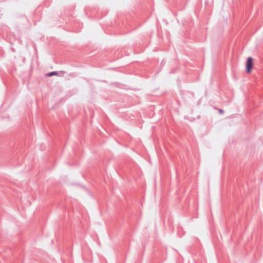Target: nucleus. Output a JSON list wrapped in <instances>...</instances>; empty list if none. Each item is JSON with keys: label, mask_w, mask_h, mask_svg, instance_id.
<instances>
[{"label": "nucleus", "mask_w": 263, "mask_h": 263, "mask_svg": "<svg viewBox=\"0 0 263 263\" xmlns=\"http://www.w3.org/2000/svg\"><path fill=\"white\" fill-rule=\"evenodd\" d=\"M253 64V59L250 57L248 59L246 66H252Z\"/></svg>", "instance_id": "f257e3e1"}, {"label": "nucleus", "mask_w": 263, "mask_h": 263, "mask_svg": "<svg viewBox=\"0 0 263 263\" xmlns=\"http://www.w3.org/2000/svg\"><path fill=\"white\" fill-rule=\"evenodd\" d=\"M253 69V67H246L245 72L247 73H251Z\"/></svg>", "instance_id": "f03ea898"}, {"label": "nucleus", "mask_w": 263, "mask_h": 263, "mask_svg": "<svg viewBox=\"0 0 263 263\" xmlns=\"http://www.w3.org/2000/svg\"><path fill=\"white\" fill-rule=\"evenodd\" d=\"M54 75L57 76V75H58L57 72H51L47 74V76H48V77H51V76H54Z\"/></svg>", "instance_id": "7ed1b4c3"}, {"label": "nucleus", "mask_w": 263, "mask_h": 263, "mask_svg": "<svg viewBox=\"0 0 263 263\" xmlns=\"http://www.w3.org/2000/svg\"><path fill=\"white\" fill-rule=\"evenodd\" d=\"M219 112L220 113V114H222L223 112V111L221 109H219Z\"/></svg>", "instance_id": "20e7f679"}]
</instances>
